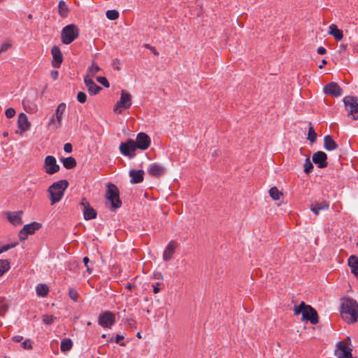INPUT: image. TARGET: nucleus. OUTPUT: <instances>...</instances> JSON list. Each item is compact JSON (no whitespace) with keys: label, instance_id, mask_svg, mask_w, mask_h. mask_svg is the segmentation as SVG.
Masks as SVG:
<instances>
[{"label":"nucleus","instance_id":"obj_49","mask_svg":"<svg viewBox=\"0 0 358 358\" xmlns=\"http://www.w3.org/2000/svg\"><path fill=\"white\" fill-rule=\"evenodd\" d=\"M72 145L69 143H67L66 144H64V150L67 152V153H70L72 152Z\"/></svg>","mask_w":358,"mask_h":358},{"label":"nucleus","instance_id":"obj_9","mask_svg":"<svg viewBox=\"0 0 358 358\" xmlns=\"http://www.w3.org/2000/svg\"><path fill=\"white\" fill-rule=\"evenodd\" d=\"M41 227V224L36 222L25 224L18 234L19 239L21 241H25L29 235L34 234L35 231L38 230Z\"/></svg>","mask_w":358,"mask_h":358},{"label":"nucleus","instance_id":"obj_38","mask_svg":"<svg viewBox=\"0 0 358 358\" xmlns=\"http://www.w3.org/2000/svg\"><path fill=\"white\" fill-rule=\"evenodd\" d=\"M56 317L51 315H44L43 316V322L46 324H50L55 322Z\"/></svg>","mask_w":358,"mask_h":358},{"label":"nucleus","instance_id":"obj_31","mask_svg":"<svg viewBox=\"0 0 358 358\" xmlns=\"http://www.w3.org/2000/svg\"><path fill=\"white\" fill-rule=\"evenodd\" d=\"M36 291L38 296L44 297L48 295L49 288L45 284H38L36 288Z\"/></svg>","mask_w":358,"mask_h":358},{"label":"nucleus","instance_id":"obj_44","mask_svg":"<svg viewBox=\"0 0 358 358\" xmlns=\"http://www.w3.org/2000/svg\"><path fill=\"white\" fill-rule=\"evenodd\" d=\"M57 124V120H56V117L52 116V117L50 119V120H49V122H48V125H49L50 127H51L53 129H55H55H58V128H59V127H56Z\"/></svg>","mask_w":358,"mask_h":358},{"label":"nucleus","instance_id":"obj_25","mask_svg":"<svg viewBox=\"0 0 358 358\" xmlns=\"http://www.w3.org/2000/svg\"><path fill=\"white\" fill-rule=\"evenodd\" d=\"M66 103H61L58 105L56 111H55V117L57 121V124L56 127H59L62 124V116L66 110Z\"/></svg>","mask_w":358,"mask_h":358},{"label":"nucleus","instance_id":"obj_37","mask_svg":"<svg viewBox=\"0 0 358 358\" xmlns=\"http://www.w3.org/2000/svg\"><path fill=\"white\" fill-rule=\"evenodd\" d=\"M100 70H101V69L99 68V66L98 65H96V64H94V63L92 64L91 65V66H90L88 68V71H89V73L90 74L91 76H94Z\"/></svg>","mask_w":358,"mask_h":358},{"label":"nucleus","instance_id":"obj_16","mask_svg":"<svg viewBox=\"0 0 358 358\" xmlns=\"http://www.w3.org/2000/svg\"><path fill=\"white\" fill-rule=\"evenodd\" d=\"M80 205L84 207L83 215L87 220L94 219L96 217V210L92 208L86 199L83 198L80 202Z\"/></svg>","mask_w":358,"mask_h":358},{"label":"nucleus","instance_id":"obj_4","mask_svg":"<svg viewBox=\"0 0 358 358\" xmlns=\"http://www.w3.org/2000/svg\"><path fill=\"white\" fill-rule=\"evenodd\" d=\"M79 30L78 27L71 24L64 27L61 33L62 42L64 44L69 45L78 37Z\"/></svg>","mask_w":358,"mask_h":358},{"label":"nucleus","instance_id":"obj_7","mask_svg":"<svg viewBox=\"0 0 358 358\" xmlns=\"http://www.w3.org/2000/svg\"><path fill=\"white\" fill-rule=\"evenodd\" d=\"M43 167L44 171L48 175H53L57 173L60 169V166L57 164L56 158L52 155L45 157Z\"/></svg>","mask_w":358,"mask_h":358},{"label":"nucleus","instance_id":"obj_12","mask_svg":"<svg viewBox=\"0 0 358 358\" xmlns=\"http://www.w3.org/2000/svg\"><path fill=\"white\" fill-rule=\"evenodd\" d=\"M138 149L145 150H147L151 143V139L150 136L143 132H141L137 134L136 141H134Z\"/></svg>","mask_w":358,"mask_h":358},{"label":"nucleus","instance_id":"obj_19","mask_svg":"<svg viewBox=\"0 0 358 358\" xmlns=\"http://www.w3.org/2000/svg\"><path fill=\"white\" fill-rule=\"evenodd\" d=\"M85 84L87 88L89 93L92 95H95L101 90V87L98 86L92 78H89L88 76H85L84 78Z\"/></svg>","mask_w":358,"mask_h":358},{"label":"nucleus","instance_id":"obj_52","mask_svg":"<svg viewBox=\"0 0 358 358\" xmlns=\"http://www.w3.org/2000/svg\"><path fill=\"white\" fill-rule=\"evenodd\" d=\"M160 285H161V283H159V282H157L156 284L152 285L153 292L155 294H157L159 292V290H160L159 286Z\"/></svg>","mask_w":358,"mask_h":358},{"label":"nucleus","instance_id":"obj_22","mask_svg":"<svg viewBox=\"0 0 358 358\" xmlns=\"http://www.w3.org/2000/svg\"><path fill=\"white\" fill-rule=\"evenodd\" d=\"M144 171L143 170H131L129 176L131 178V182L133 184L140 183L143 181Z\"/></svg>","mask_w":358,"mask_h":358},{"label":"nucleus","instance_id":"obj_57","mask_svg":"<svg viewBox=\"0 0 358 358\" xmlns=\"http://www.w3.org/2000/svg\"><path fill=\"white\" fill-rule=\"evenodd\" d=\"M154 277L156 279L162 280V278H163V275H162V274L161 273H157L154 274Z\"/></svg>","mask_w":358,"mask_h":358},{"label":"nucleus","instance_id":"obj_36","mask_svg":"<svg viewBox=\"0 0 358 358\" xmlns=\"http://www.w3.org/2000/svg\"><path fill=\"white\" fill-rule=\"evenodd\" d=\"M313 169V165L310 162V159L308 157L306 159L304 164V172L307 174L310 173Z\"/></svg>","mask_w":358,"mask_h":358},{"label":"nucleus","instance_id":"obj_2","mask_svg":"<svg viewBox=\"0 0 358 358\" xmlns=\"http://www.w3.org/2000/svg\"><path fill=\"white\" fill-rule=\"evenodd\" d=\"M68 187L69 182L66 180H60L53 182L48 188L47 191L51 205H54L61 201Z\"/></svg>","mask_w":358,"mask_h":358},{"label":"nucleus","instance_id":"obj_28","mask_svg":"<svg viewBox=\"0 0 358 358\" xmlns=\"http://www.w3.org/2000/svg\"><path fill=\"white\" fill-rule=\"evenodd\" d=\"M63 166L66 169H71L76 166V160L73 157L61 159Z\"/></svg>","mask_w":358,"mask_h":358},{"label":"nucleus","instance_id":"obj_64","mask_svg":"<svg viewBox=\"0 0 358 358\" xmlns=\"http://www.w3.org/2000/svg\"><path fill=\"white\" fill-rule=\"evenodd\" d=\"M212 155H213V156H217L218 154H217V151H216V150H215V151L213 152V154H212Z\"/></svg>","mask_w":358,"mask_h":358},{"label":"nucleus","instance_id":"obj_40","mask_svg":"<svg viewBox=\"0 0 358 358\" xmlns=\"http://www.w3.org/2000/svg\"><path fill=\"white\" fill-rule=\"evenodd\" d=\"M17 245V243H13L0 246V254L8 251V250L15 248Z\"/></svg>","mask_w":358,"mask_h":358},{"label":"nucleus","instance_id":"obj_30","mask_svg":"<svg viewBox=\"0 0 358 358\" xmlns=\"http://www.w3.org/2000/svg\"><path fill=\"white\" fill-rule=\"evenodd\" d=\"M73 347V342L70 338H64L61 341L60 348L62 352L69 351Z\"/></svg>","mask_w":358,"mask_h":358},{"label":"nucleus","instance_id":"obj_54","mask_svg":"<svg viewBox=\"0 0 358 358\" xmlns=\"http://www.w3.org/2000/svg\"><path fill=\"white\" fill-rule=\"evenodd\" d=\"M50 75H51V78L53 79V80H57L58 78V76H59V73L57 71H52L50 72Z\"/></svg>","mask_w":358,"mask_h":358},{"label":"nucleus","instance_id":"obj_58","mask_svg":"<svg viewBox=\"0 0 358 358\" xmlns=\"http://www.w3.org/2000/svg\"><path fill=\"white\" fill-rule=\"evenodd\" d=\"M89 262H90V259H89V258L87 257H85L83 258V263H84L85 266H88L87 264H88Z\"/></svg>","mask_w":358,"mask_h":358},{"label":"nucleus","instance_id":"obj_42","mask_svg":"<svg viewBox=\"0 0 358 358\" xmlns=\"http://www.w3.org/2000/svg\"><path fill=\"white\" fill-rule=\"evenodd\" d=\"M32 341L30 340V339H26L25 341H24L22 343V347L24 349V350H31L32 349L33 346H32Z\"/></svg>","mask_w":358,"mask_h":358},{"label":"nucleus","instance_id":"obj_59","mask_svg":"<svg viewBox=\"0 0 358 358\" xmlns=\"http://www.w3.org/2000/svg\"><path fill=\"white\" fill-rule=\"evenodd\" d=\"M327 64V61H326L325 59H323V60L322 61V64L319 65V68H320V69H322L323 65H324V64Z\"/></svg>","mask_w":358,"mask_h":358},{"label":"nucleus","instance_id":"obj_24","mask_svg":"<svg viewBox=\"0 0 358 358\" xmlns=\"http://www.w3.org/2000/svg\"><path fill=\"white\" fill-rule=\"evenodd\" d=\"M338 147V144L333 139L330 135H327L324 138V148L328 151H331L337 149Z\"/></svg>","mask_w":358,"mask_h":358},{"label":"nucleus","instance_id":"obj_47","mask_svg":"<svg viewBox=\"0 0 358 358\" xmlns=\"http://www.w3.org/2000/svg\"><path fill=\"white\" fill-rule=\"evenodd\" d=\"M144 47H145L146 49H148V50H150V51H151V52H152L155 56H159V52L155 49V47H153V46H152L151 45L148 44V43L145 44V45H144Z\"/></svg>","mask_w":358,"mask_h":358},{"label":"nucleus","instance_id":"obj_27","mask_svg":"<svg viewBox=\"0 0 358 358\" xmlns=\"http://www.w3.org/2000/svg\"><path fill=\"white\" fill-rule=\"evenodd\" d=\"M329 34L334 37V38L340 41L343 38V31L338 29L337 26L334 24H332L329 26Z\"/></svg>","mask_w":358,"mask_h":358},{"label":"nucleus","instance_id":"obj_5","mask_svg":"<svg viewBox=\"0 0 358 358\" xmlns=\"http://www.w3.org/2000/svg\"><path fill=\"white\" fill-rule=\"evenodd\" d=\"M106 196L110 202L113 208H119L122 206V201L120 199L119 189L115 185L109 183L107 185Z\"/></svg>","mask_w":358,"mask_h":358},{"label":"nucleus","instance_id":"obj_10","mask_svg":"<svg viewBox=\"0 0 358 358\" xmlns=\"http://www.w3.org/2000/svg\"><path fill=\"white\" fill-rule=\"evenodd\" d=\"M115 322V315L110 311H105L99 315L98 323L103 328L110 329Z\"/></svg>","mask_w":358,"mask_h":358},{"label":"nucleus","instance_id":"obj_32","mask_svg":"<svg viewBox=\"0 0 358 358\" xmlns=\"http://www.w3.org/2000/svg\"><path fill=\"white\" fill-rule=\"evenodd\" d=\"M10 269V262L8 259L0 260V276Z\"/></svg>","mask_w":358,"mask_h":358},{"label":"nucleus","instance_id":"obj_46","mask_svg":"<svg viewBox=\"0 0 358 358\" xmlns=\"http://www.w3.org/2000/svg\"><path fill=\"white\" fill-rule=\"evenodd\" d=\"M125 324L132 329L136 328V322L133 318H127L125 321Z\"/></svg>","mask_w":358,"mask_h":358},{"label":"nucleus","instance_id":"obj_43","mask_svg":"<svg viewBox=\"0 0 358 358\" xmlns=\"http://www.w3.org/2000/svg\"><path fill=\"white\" fill-rule=\"evenodd\" d=\"M97 82H99L100 84L103 85L105 87H109L110 84L106 78L105 77H97L96 78Z\"/></svg>","mask_w":358,"mask_h":358},{"label":"nucleus","instance_id":"obj_61","mask_svg":"<svg viewBox=\"0 0 358 358\" xmlns=\"http://www.w3.org/2000/svg\"><path fill=\"white\" fill-rule=\"evenodd\" d=\"M86 268H87V272L89 274L92 273V268H90L88 266H86Z\"/></svg>","mask_w":358,"mask_h":358},{"label":"nucleus","instance_id":"obj_11","mask_svg":"<svg viewBox=\"0 0 358 358\" xmlns=\"http://www.w3.org/2000/svg\"><path fill=\"white\" fill-rule=\"evenodd\" d=\"M137 149L136 143L132 139L127 140L125 143H122L120 145V151L122 155L131 157L134 155L131 152H134Z\"/></svg>","mask_w":358,"mask_h":358},{"label":"nucleus","instance_id":"obj_56","mask_svg":"<svg viewBox=\"0 0 358 358\" xmlns=\"http://www.w3.org/2000/svg\"><path fill=\"white\" fill-rule=\"evenodd\" d=\"M123 338H124V336H121V335L117 334L116 336H115V341L117 343H120V341L121 340H122Z\"/></svg>","mask_w":358,"mask_h":358},{"label":"nucleus","instance_id":"obj_60","mask_svg":"<svg viewBox=\"0 0 358 358\" xmlns=\"http://www.w3.org/2000/svg\"><path fill=\"white\" fill-rule=\"evenodd\" d=\"M132 287H133V285L131 284V283H128L127 285V288L129 289V290H131L132 289Z\"/></svg>","mask_w":358,"mask_h":358},{"label":"nucleus","instance_id":"obj_20","mask_svg":"<svg viewBox=\"0 0 358 358\" xmlns=\"http://www.w3.org/2000/svg\"><path fill=\"white\" fill-rule=\"evenodd\" d=\"M176 247L177 243L175 241H171L169 243L163 254V259L164 261L167 262L172 259Z\"/></svg>","mask_w":358,"mask_h":358},{"label":"nucleus","instance_id":"obj_39","mask_svg":"<svg viewBox=\"0 0 358 358\" xmlns=\"http://www.w3.org/2000/svg\"><path fill=\"white\" fill-rule=\"evenodd\" d=\"M69 296L73 301H77L78 298V293L77 290H76L73 288H70L69 290Z\"/></svg>","mask_w":358,"mask_h":358},{"label":"nucleus","instance_id":"obj_48","mask_svg":"<svg viewBox=\"0 0 358 358\" xmlns=\"http://www.w3.org/2000/svg\"><path fill=\"white\" fill-rule=\"evenodd\" d=\"M8 310V306L6 303H2L0 305V315L4 316Z\"/></svg>","mask_w":358,"mask_h":358},{"label":"nucleus","instance_id":"obj_6","mask_svg":"<svg viewBox=\"0 0 358 358\" xmlns=\"http://www.w3.org/2000/svg\"><path fill=\"white\" fill-rule=\"evenodd\" d=\"M343 102L348 116L353 120H358V99L355 96H347Z\"/></svg>","mask_w":358,"mask_h":358},{"label":"nucleus","instance_id":"obj_55","mask_svg":"<svg viewBox=\"0 0 358 358\" xmlns=\"http://www.w3.org/2000/svg\"><path fill=\"white\" fill-rule=\"evenodd\" d=\"M317 52L319 55H324L326 53L327 50L324 47H319L317 50Z\"/></svg>","mask_w":358,"mask_h":358},{"label":"nucleus","instance_id":"obj_15","mask_svg":"<svg viewBox=\"0 0 358 358\" xmlns=\"http://www.w3.org/2000/svg\"><path fill=\"white\" fill-rule=\"evenodd\" d=\"M51 53L52 55V66L54 68H59L63 62V55L59 47L54 45L52 48Z\"/></svg>","mask_w":358,"mask_h":358},{"label":"nucleus","instance_id":"obj_41","mask_svg":"<svg viewBox=\"0 0 358 358\" xmlns=\"http://www.w3.org/2000/svg\"><path fill=\"white\" fill-rule=\"evenodd\" d=\"M77 100L80 103H84L87 101V95L83 92H79L77 94Z\"/></svg>","mask_w":358,"mask_h":358},{"label":"nucleus","instance_id":"obj_21","mask_svg":"<svg viewBox=\"0 0 358 358\" xmlns=\"http://www.w3.org/2000/svg\"><path fill=\"white\" fill-rule=\"evenodd\" d=\"M17 126L22 132L29 129L31 124L28 120L27 116L22 113L18 115Z\"/></svg>","mask_w":358,"mask_h":358},{"label":"nucleus","instance_id":"obj_1","mask_svg":"<svg viewBox=\"0 0 358 358\" xmlns=\"http://www.w3.org/2000/svg\"><path fill=\"white\" fill-rule=\"evenodd\" d=\"M341 315L348 324H353L358 318V303L352 299H344L341 303Z\"/></svg>","mask_w":358,"mask_h":358},{"label":"nucleus","instance_id":"obj_62","mask_svg":"<svg viewBox=\"0 0 358 358\" xmlns=\"http://www.w3.org/2000/svg\"><path fill=\"white\" fill-rule=\"evenodd\" d=\"M28 102H29V101H28V100L24 99V100L22 101V104H23V106H24V107H27V103Z\"/></svg>","mask_w":358,"mask_h":358},{"label":"nucleus","instance_id":"obj_35","mask_svg":"<svg viewBox=\"0 0 358 358\" xmlns=\"http://www.w3.org/2000/svg\"><path fill=\"white\" fill-rule=\"evenodd\" d=\"M106 15L108 19L115 20L119 17V13L116 10H108L106 11Z\"/></svg>","mask_w":358,"mask_h":358},{"label":"nucleus","instance_id":"obj_53","mask_svg":"<svg viewBox=\"0 0 358 358\" xmlns=\"http://www.w3.org/2000/svg\"><path fill=\"white\" fill-rule=\"evenodd\" d=\"M12 340L15 343H20L23 340V336L20 335L14 336Z\"/></svg>","mask_w":358,"mask_h":358},{"label":"nucleus","instance_id":"obj_50","mask_svg":"<svg viewBox=\"0 0 358 358\" xmlns=\"http://www.w3.org/2000/svg\"><path fill=\"white\" fill-rule=\"evenodd\" d=\"M120 64V61L118 59H115L113 60V66L114 69H116L117 71L120 70V67L117 66V65Z\"/></svg>","mask_w":358,"mask_h":358},{"label":"nucleus","instance_id":"obj_17","mask_svg":"<svg viewBox=\"0 0 358 358\" xmlns=\"http://www.w3.org/2000/svg\"><path fill=\"white\" fill-rule=\"evenodd\" d=\"M166 169L159 164H151L148 168V173L151 176L160 177L165 173Z\"/></svg>","mask_w":358,"mask_h":358},{"label":"nucleus","instance_id":"obj_13","mask_svg":"<svg viewBox=\"0 0 358 358\" xmlns=\"http://www.w3.org/2000/svg\"><path fill=\"white\" fill-rule=\"evenodd\" d=\"M324 92L333 97H338L343 94V90L335 82H331L324 87Z\"/></svg>","mask_w":358,"mask_h":358},{"label":"nucleus","instance_id":"obj_29","mask_svg":"<svg viewBox=\"0 0 358 358\" xmlns=\"http://www.w3.org/2000/svg\"><path fill=\"white\" fill-rule=\"evenodd\" d=\"M58 12L59 15L62 17H66L69 13V9L66 4L65 1L63 0L59 1L58 4Z\"/></svg>","mask_w":358,"mask_h":358},{"label":"nucleus","instance_id":"obj_26","mask_svg":"<svg viewBox=\"0 0 358 358\" xmlns=\"http://www.w3.org/2000/svg\"><path fill=\"white\" fill-rule=\"evenodd\" d=\"M348 266L351 268V272L358 278V257L351 255L348 259Z\"/></svg>","mask_w":358,"mask_h":358},{"label":"nucleus","instance_id":"obj_51","mask_svg":"<svg viewBox=\"0 0 358 358\" xmlns=\"http://www.w3.org/2000/svg\"><path fill=\"white\" fill-rule=\"evenodd\" d=\"M10 46V45L8 43L3 44L0 48V54H1L3 52H6L9 48Z\"/></svg>","mask_w":358,"mask_h":358},{"label":"nucleus","instance_id":"obj_8","mask_svg":"<svg viewBox=\"0 0 358 358\" xmlns=\"http://www.w3.org/2000/svg\"><path fill=\"white\" fill-rule=\"evenodd\" d=\"M131 106V96L129 93L122 90L120 101H118L114 107V111L118 113L122 112V108H129Z\"/></svg>","mask_w":358,"mask_h":358},{"label":"nucleus","instance_id":"obj_14","mask_svg":"<svg viewBox=\"0 0 358 358\" xmlns=\"http://www.w3.org/2000/svg\"><path fill=\"white\" fill-rule=\"evenodd\" d=\"M312 160L320 169L326 168L328 166L327 155L323 151H317L314 153Z\"/></svg>","mask_w":358,"mask_h":358},{"label":"nucleus","instance_id":"obj_34","mask_svg":"<svg viewBox=\"0 0 358 358\" xmlns=\"http://www.w3.org/2000/svg\"><path fill=\"white\" fill-rule=\"evenodd\" d=\"M317 138V134L315 133L313 127L312 126V124L309 123V128H308V139L311 142L314 143L315 142Z\"/></svg>","mask_w":358,"mask_h":358},{"label":"nucleus","instance_id":"obj_63","mask_svg":"<svg viewBox=\"0 0 358 358\" xmlns=\"http://www.w3.org/2000/svg\"><path fill=\"white\" fill-rule=\"evenodd\" d=\"M136 336H137L138 338H141V333H140V332H138V333H137V334H136Z\"/></svg>","mask_w":358,"mask_h":358},{"label":"nucleus","instance_id":"obj_18","mask_svg":"<svg viewBox=\"0 0 358 358\" xmlns=\"http://www.w3.org/2000/svg\"><path fill=\"white\" fill-rule=\"evenodd\" d=\"M22 211H14V212H7L6 217L8 220L14 226L20 225L22 223Z\"/></svg>","mask_w":358,"mask_h":358},{"label":"nucleus","instance_id":"obj_33","mask_svg":"<svg viewBox=\"0 0 358 358\" xmlns=\"http://www.w3.org/2000/svg\"><path fill=\"white\" fill-rule=\"evenodd\" d=\"M282 194V192L276 187H273L269 189V195L273 200H279Z\"/></svg>","mask_w":358,"mask_h":358},{"label":"nucleus","instance_id":"obj_3","mask_svg":"<svg viewBox=\"0 0 358 358\" xmlns=\"http://www.w3.org/2000/svg\"><path fill=\"white\" fill-rule=\"evenodd\" d=\"M295 315H302L303 321H310L312 324L318 323V314L315 308L311 306L307 305L304 301H301L298 306L294 308Z\"/></svg>","mask_w":358,"mask_h":358},{"label":"nucleus","instance_id":"obj_45","mask_svg":"<svg viewBox=\"0 0 358 358\" xmlns=\"http://www.w3.org/2000/svg\"><path fill=\"white\" fill-rule=\"evenodd\" d=\"M5 115L8 118H12L15 115V110L13 108H9L6 109V110L5 112Z\"/></svg>","mask_w":358,"mask_h":358},{"label":"nucleus","instance_id":"obj_23","mask_svg":"<svg viewBox=\"0 0 358 358\" xmlns=\"http://www.w3.org/2000/svg\"><path fill=\"white\" fill-rule=\"evenodd\" d=\"M329 208V203L326 201H323L320 203H317L315 204H312L310 206L311 211L316 215H318L320 214V210H328Z\"/></svg>","mask_w":358,"mask_h":358}]
</instances>
